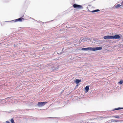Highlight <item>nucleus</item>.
<instances>
[{"label": "nucleus", "mask_w": 123, "mask_h": 123, "mask_svg": "<svg viewBox=\"0 0 123 123\" xmlns=\"http://www.w3.org/2000/svg\"><path fill=\"white\" fill-rule=\"evenodd\" d=\"M47 102H39L38 103L37 105L39 106H42L45 105Z\"/></svg>", "instance_id": "1"}, {"label": "nucleus", "mask_w": 123, "mask_h": 123, "mask_svg": "<svg viewBox=\"0 0 123 123\" xmlns=\"http://www.w3.org/2000/svg\"><path fill=\"white\" fill-rule=\"evenodd\" d=\"M102 49V47H97L96 48H92L91 47V50L95 51L97 50H101Z\"/></svg>", "instance_id": "2"}, {"label": "nucleus", "mask_w": 123, "mask_h": 123, "mask_svg": "<svg viewBox=\"0 0 123 123\" xmlns=\"http://www.w3.org/2000/svg\"><path fill=\"white\" fill-rule=\"evenodd\" d=\"M112 39H119L120 38V36L116 34L114 36H111Z\"/></svg>", "instance_id": "3"}, {"label": "nucleus", "mask_w": 123, "mask_h": 123, "mask_svg": "<svg viewBox=\"0 0 123 123\" xmlns=\"http://www.w3.org/2000/svg\"><path fill=\"white\" fill-rule=\"evenodd\" d=\"M73 6L74 8H76L78 9L82 8V7L81 5H77L76 4L73 5Z\"/></svg>", "instance_id": "4"}, {"label": "nucleus", "mask_w": 123, "mask_h": 123, "mask_svg": "<svg viewBox=\"0 0 123 123\" xmlns=\"http://www.w3.org/2000/svg\"><path fill=\"white\" fill-rule=\"evenodd\" d=\"M24 18H20L14 20L15 21V22H17L18 21L21 22L22 21V20H24Z\"/></svg>", "instance_id": "5"}, {"label": "nucleus", "mask_w": 123, "mask_h": 123, "mask_svg": "<svg viewBox=\"0 0 123 123\" xmlns=\"http://www.w3.org/2000/svg\"><path fill=\"white\" fill-rule=\"evenodd\" d=\"M104 39H112L111 36H107L104 37Z\"/></svg>", "instance_id": "6"}, {"label": "nucleus", "mask_w": 123, "mask_h": 123, "mask_svg": "<svg viewBox=\"0 0 123 123\" xmlns=\"http://www.w3.org/2000/svg\"><path fill=\"white\" fill-rule=\"evenodd\" d=\"M91 47H88L87 48H82L81 50H91Z\"/></svg>", "instance_id": "7"}, {"label": "nucleus", "mask_w": 123, "mask_h": 123, "mask_svg": "<svg viewBox=\"0 0 123 123\" xmlns=\"http://www.w3.org/2000/svg\"><path fill=\"white\" fill-rule=\"evenodd\" d=\"M89 88V86H87L86 87L85 89L86 90V92H87L88 91Z\"/></svg>", "instance_id": "8"}, {"label": "nucleus", "mask_w": 123, "mask_h": 123, "mask_svg": "<svg viewBox=\"0 0 123 123\" xmlns=\"http://www.w3.org/2000/svg\"><path fill=\"white\" fill-rule=\"evenodd\" d=\"M81 81V80L76 79L75 80V83L76 84H78Z\"/></svg>", "instance_id": "9"}, {"label": "nucleus", "mask_w": 123, "mask_h": 123, "mask_svg": "<svg viewBox=\"0 0 123 123\" xmlns=\"http://www.w3.org/2000/svg\"><path fill=\"white\" fill-rule=\"evenodd\" d=\"M99 10L98 9H97V10H95L93 11H91V12H98V11H99Z\"/></svg>", "instance_id": "10"}, {"label": "nucleus", "mask_w": 123, "mask_h": 123, "mask_svg": "<svg viewBox=\"0 0 123 123\" xmlns=\"http://www.w3.org/2000/svg\"><path fill=\"white\" fill-rule=\"evenodd\" d=\"M120 109H123V108L119 107L117 108H115L114 110H116Z\"/></svg>", "instance_id": "11"}, {"label": "nucleus", "mask_w": 123, "mask_h": 123, "mask_svg": "<svg viewBox=\"0 0 123 123\" xmlns=\"http://www.w3.org/2000/svg\"><path fill=\"white\" fill-rule=\"evenodd\" d=\"M121 6V5L120 4H118L115 6V7L116 8H118L120 7Z\"/></svg>", "instance_id": "12"}, {"label": "nucleus", "mask_w": 123, "mask_h": 123, "mask_svg": "<svg viewBox=\"0 0 123 123\" xmlns=\"http://www.w3.org/2000/svg\"><path fill=\"white\" fill-rule=\"evenodd\" d=\"M118 83L120 84H122L123 83V80H121L120 81H119Z\"/></svg>", "instance_id": "13"}, {"label": "nucleus", "mask_w": 123, "mask_h": 123, "mask_svg": "<svg viewBox=\"0 0 123 123\" xmlns=\"http://www.w3.org/2000/svg\"><path fill=\"white\" fill-rule=\"evenodd\" d=\"M11 121L12 123H15L14 122V120L13 119H11Z\"/></svg>", "instance_id": "14"}, {"label": "nucleus", "mask_w": 123, "mask_h": 123, "mask_svg": "<svg viewBox=\"0 0 123 123\" xmlns=\"http://www.w3.org/2000/svg\"><path fill=\"white\" fill-rule=\"evenodd\" d=\"M114 117L116 118H119V116H114V117Z\"/></svg>", "instance_id": "15"}, {"label": "nucleus", "mask_w": 123, "mask_h": 123, "mask_svg": "<svg viewBox=\"0 0 123 123\" xmlns=\"http://www.w3.org/2000/svg\"><path fill=\"white\" fill-rule=\"evenodd\" d=\"M114 121L115 122H117L118 121L117 120H115Z\"/></svg>", "instance_id": "16"}, {"label": "nucleus", "mask_w": 123, "mask_h": 123, "mask_svg": "<svg viewBox=\"0 0 123 123\" xmlns=\"http://www.w3.org/2000/svg\"><path fill=\"white\" fill-rule=\"evenodd\" d=\"M122 3L123 4V1H122Z\"/></svg>", "instance_id": "17"}]
</instances>
